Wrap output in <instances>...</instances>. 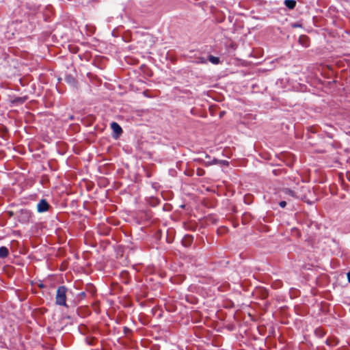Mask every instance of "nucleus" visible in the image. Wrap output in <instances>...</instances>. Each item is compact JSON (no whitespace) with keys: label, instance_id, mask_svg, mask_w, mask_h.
Listing matches in <instances>:
<instances>
[{"label":"nucleus","instance_id":"obj_13","mask_svg":"<svg viewBox=\"0 0 350 350\" xmlns=\"http://www.w3.org/2000/svg\"><path fill=\"white\" fill-rule=\"evenodd\" d=\"M205 174V171L202 169V168H198L197 170H196V174L198 176H204Z\"/></svg>","mask_w":350,"mask_h":350},{"label":"nucleus","instance_id":"obj_14","mask_svg":"<svg viewBox=\"0 0 350 350\" xmlns=\"http://www.w3.org/2000/svg\"><path fill=\"white\" fill-rule=\"evenodd\" d=\"M131 332V330L129 328H128L127 327H124V333L125 334H129Z\"/></svg>","mask_w":350,"mask_h":350},{"label":"nucleus","instance_id":"obj_8","mask_svg":"<svg viewBox=\"0 0 350 350\" xmlns=\"http://www.w3.org/2000/svg\"><path fill=\"white\" fill-rule=\"evenodd\" d=\"M9 254V250L5 246L0 247V258H6Z\"/></svg>","mask_w":350,"mask_h":350},{"label":"nucleus","instance_id":"obj_6","mask_svg":"<svg viewBox=\"0 0 350 350\" xmlns=\"http://www.w3.org/2000/svg\"><path fill=\"white\" fill-rule=\"evenodd\" d=\"M65 81L69 85L75 87L77 85V80L74 77L70 75H66L65 77Z\"/></svg>","mask_w":350,"mask_h":350},{"label":"nucleus","instance_id":"obj_2","mask_svg":"<svg viewBox=\"0 0 350 350\" xmlns=\"http://www.w3.org/2000/svg\"><path fill=\"white\" fill-rule=\"evenodd\" d=\"M205 159L206 160L202 158H200L198 159V161L205 166H209L211 165L219 163V160H217V159H213L211 160L210 156L206 154H205Z\"/></svg>","mask_w":350,"mask_h":350},{"label":"nucleus","instance_id":"obj_11","mask_svg":"<svg viewBox=\"0 0 350 350\" xmlns=\"http://www.w3.org/2000/svg\"><path fill=\"white\" fill-rule=\"evenodd\" d=\"M85 342L88 345H94V342L95 340V338H93V337H86L85 338Z\"/></svg>","mask_w":350,"mask_h":350},{"label":"nucleus","instance_id":"obj_7","mask_svg":"<svg viewBox=\"0 0 350 350\" xmlns=\"http://www.w3.org/2000/svg\"><path fill=\"white\" fill-rule=\"evenodd\" d=\"M192 242L193 237L191 235H186L183 240V244L186 247L191 245Z\"/></svg>","mask_w":350,"mask_h":350},{"label":"nucleus","instance_id":"obj_19","mask_svg":"<svg viewBox=\"0 0 350 350\" xmlns=\"http://www.w3.org/2000/svg\"><path fill=\"white\" fill-rule=\"evenodd\" d=\"M85 295V293L84 292L81 293V296H83Z\"/></svg>","mask_w":350,"mask_h":350},{"label":"nucleus","instance_id":"obj_21","mask_svg":"<svg viewBox=\"0 0 350 350\" xmlns=\"http://www.w3.org/2000/svg\"><path fill=\"white\" fill-rule=\"evenodd\" d=\"M202 62L205 63V62H206V60H205V59H204L203 61H202Z\"/></svg>","mask_w":350,"mask_h":350},{"label":"nucleus","instance_id":"obj_16","mask_svg":"<svg viewBox=\"0 0 350 350\" xmlns=\"http://www.w3.org/2000/svg\"><path fill=\"white\" fill-rule=\"evenodd\" d=\"M219 163H223L224 165H227L228 162L227 161H219Z\"/></svg>","mask_w":350,"mask_h":350},{"label":"nucleus","instance_id":"obj_12","mask_svg":"<svg viewBox=\"0 0 350 350\" xmlns=\"http://www.w3.org/2000/svg\"><path fill=\"white\" fill-rule=\"evenodd\" d=\"M284 192L286 194H288V195L291 196L293 197H295V192L293 190L290 189H284Z\"/></svg>","mask_w":350,"mask_h":350},{"label":"nucleus","instance_id":"obj_17","mask_svg":"<svg viewBox=\"0 0 350 350\" xmlns=\"http://www.w3.org/2000/svg\"><path fill=\"white\" fill-rule=\"evenodd\" d=\"M293 27H301V25H300L299 24H297V23H295V24H293Z\"/></svg>","mask_w":350,"mask_h":350},{"label":"nucleus","instance_id":"obj_4","mask_svg":"<svg viewBox=\"0 0 350 350\" xmlns=\"http://www.w3.org/2000/svg\"><path fill=\"white\" fill-rule=\"evenodd\" d=\"M111 128L113 130V133L116 135V137H118L122 133V129L121 126L116 122H113L111 123Z\"/></svg>","mask_w":350,"mask_h":350},{"label":"nucleus","instance_id":"obj_15","mask_svg":"<svg viewBox=\"0 0 350 350\" xmlns=\"http://www.w3.org/2000/svg\"><path fill=\"white\" fill-rule=\"evenodd\" d=\"M279 205L282 208H284L286 205V202L285 201H281L279 202Z\"/></svg>","mask_w":350,"mask_h":350},{"label":"nucleus","instance_id":"obj_5","mask_svg":"<svg viewBox=\"0 0 350 350\" xmlns=\"http://www.w3.org/2000/svg\"><path fill=\"white\" fill-rule=\"evenodd\" d=\"M299 42L304 47H308L309 46V39L306 36H300L299 38Z\"/></svg>","mask_w":350,"mask_h":350},{"label":"nucleus","instance_id":"obj_20","mask_svg":"<svg viewBox=\"0 0 350 350\" xmlns=\"http://www.w3.org/2000/svg\"><path fill=\"white\" fill-rule=\"evenodd\" d=\"M85 295V293L84 292L81 293V296H83Z\"/></svg>","mask_w":350,"mask_h":350},{"label":"nucleus","instance_id":"obj_1","mask_svg":"<svg viewBox=\"0 0 350 350\" xmlns=\"http://www.w3.org/2000/svg\"><path fill=\"white\" fill-rule=\"evenodd\" d=\"M68 288L65 286H60L57 288L55 297V304L58 306H67L66 293Z\"/></svg>","mask_w":350,"mask_h":350},{"label":"nucleus","instance_id":"obj_10","mask_svg":"<svg viewBox=\"0 0 350 350\" xmlns=\"http://www.w3.org/2000/svg\"><path fill=\"white\" fill-rule=\"evenodd\" d=\"M208 60L213 64H217L219 62V58L213 55L208 56Z\"/></svg>","mask_w":350,"mask_h":350},{"label":"nucleus","instance_id":"obj_3","mask_svg":"<svg viewBox=\"0 0 350 350\" xmlns=\"http://www.w3.org/2000/svg\"><path fill=\"white\" fill-rule=\"evenodd\" d=\"M50 205L45 199H42L37 204V210L39 213H44L49 210Z\"/></svg>","mask_w":350,"mask_h":350},{"label":"nucleus","instance_id":"obj_9","mask_svg":"<svg viewBox=\"0 0 350 350\" xmlns=\"http://www.w3.org/2000/svg\"><path fill=\"white\" fill-rule=\"evenodd\" d=\"M284 5L289 9H293L296 5L295 0H285Z\"/></svg>","mask_w":350,"mask_h":350},{"label":"nucleus","instance_id":"obj_18","mask_svg":"<svg viewBox=\"0 0 350 350\" xmlns=\"http://www.w3.org/2000/svg\"><path fill=\"white\" fill-rule=\"evenodd\" d=\"M347 279L349 282L350 283V271L347 273Z\"/></svg>","mask_w":350,"mask_h":350}]
</instances>
